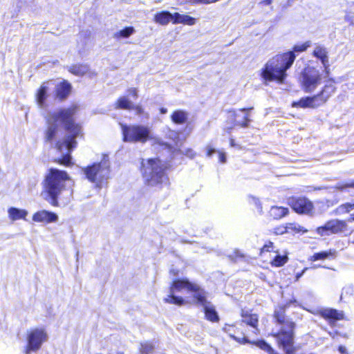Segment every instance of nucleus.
Segmentation results:
<instances>
[{
  "mask_svg": "<svg viewBox=\"0 0 354 354\" xmlns=\"http://www.w3.org/2000/svg\"><path fill=\"white\" fill-rule=\"evenodd\" d=\"M129 94H131L134 98L138 97V91L136 88H130L127 90Z\"/></svg>",
  "mask_w": 354,
  "mask_h": 354,
  "instance_id": "obj_45",
  "label": "nucleus"
},
{
  "mask_svg": "<svg viewBox=\"0 0 354 354\" xmlns=\"http://www.w3.org/2000/svg\"><path fill=\"white\" fill-rule=\"evenodd\" d=\"M353 188L354 189V180H351L350 182L342 183H339L337 185V189L342 191L344 189Z\"/></svg>",
  "mask_w": 354,
  "mask_h": 354,
  "instance_id": "obj_39",
  "label": "nucleus"
},
{
  "mask_svg": "<svg viewBox=\"0 0 354 354\" xmlns=\"http://www.w3.org/2000/svg\"><path fill=\"white\" fill-rule=\"evenodd\" d=\"M72 90V84L68 80H63L55 87L54 99L59 102H63L71 95Z\"/></svg>",
  "mask_w": 354,
  "mask_h": 354,
  "instance_id": "obj_16",
  "label": "nucleus"
},
{
  "mask_svg": "<svg viewBox=\"0 0 354 354\" xmlns=\"http://www.w3.org/2000/svg\"><path fill=\"white\" fill-rule=\"evenodd\" d=\"M337 257V251L335 249H330L326 251H321L314 253L310 257V261H316L318 260H324L326 259H333Z\"/></svg>",
  "mask_w": 354,
  "mask_h": 354,
  "instance_id": "obj_23",
  "label": "nucleus"
},
{
  "mask_svg": "<svg viewBox=\"0 0 354 354\" xmlns=\"http://www.w3.org/2000/svg\"><path fill=\"white\" fill-rule=\"evenodd\" d=\"M122 140L127 142L145 143L150 138V129L141 124H122Z\"/></svg>",
  "mask_w": 354,
  "mask_h": 354,
  "instance_id": "obj_9",
  "label": "nucleus"
},
{
  "mask_svg": "<svg viewBox=\"0 0 354 354\" xmlns=\"http://www.w3.org/2000/svg\"><path fill=\"white\" fill-rule=\"evenodd\" d=\"M223 331L227 333L230 338L235 340L240 344H250L255 346L261 351H263L267 354L274 348L270 343L263 339L257 340H250L245 335L243 326L242 324H226L223 328Z\"/></svg>",
  "mask_w": 354,
  "mask_h": 354,
  "instance_id": "obj_7",
  "label": "nucleus"
},
{
  "mask_svg": "<svg viewBox=\"0 0 354 354\" xmlns=\"http://www.w3.org/2000/svg\"><path fill=\"white\" fill-rule=\"evenodd\" d=\"M183 15H181L178 12L171 13V22L173 24H180L181 20L183 19Z\"/></svg>",
  "mask_w": 354,
  "mask_h": 354,
  "instance_id": "obj_40",
  "label": "nucleus"
},
{
  "mask_svg": "<svg viewBox=\"0 0 354 354\" xmlns=\"http://www.w3.org/2000/svg\"><path fill=\"white\" fill-rule=\"evenodd\" d=\"M354 209V202L353 203H345L341 204L337 207L334 210L333 213L335 215H343L348 214Z\"/></svg>",
  "mask_w": 354,
  "mask_h": 354,
  "instance_id": "obj_30",
  "label": "nucleus"
},
{
  "mask_svg": "<svg viewBox=\"0 0 354 354\" xmlns=\"http://www.w3.org/2000/svg\"><path fill=\"white\" fill-rule=\"evenodd\" d=\"M70 179L68 172L64 170L48 169L42 181L44 198L52 206L59 207V196L66 189V183Z\"/></svg>",
  "mask_w": 354,
  "mask_h": 354,
  "instance_id": "obj_4",
  "label": "nucleus"
},
{
  "mask_svg": "<svg viewBox=\"0 0 354 354\" xmlns=\"http://www.w3.org/2000/svg\"><path fill=\"white\" fill-rule=\"evenodd\" d=\"M322 82V74L315 66L307 65L300 73L299 84L304 93L313 92Z\"/></svg>",
  "mask_w": 354,
  "mask_h": 354,
  "instance_id": "obj_8",
  "label": "nucleus"
},
{
  "mask_svg": "<svg viewBox=\"0 0 354 354\" xmlns=\"http://www.w3.org/2000/svg\"><path fill=\"white\" fill-rule=\"evenodd\" d=\"M109 170L105 162H97L83 169L86 177L91 183H95L104 178V171Z\"/></svg>",
  "mask_w": 354,
  "mask_h": 354,
  "instance_id": "obj_14",
  "label": "nucleus"
},
{
  "mask_svg": "<svg viewBox=\"0 0 354 354\" xmlns=\"http://www.w3.org/2000/svg\"><path fill=\"white\" fill-rule=\"evenodd\" d=\"M57 219L58 216L55 213L47 210H40L32 215V220L38 223H54Z\"/></svg>",
  "mask_w": 354,
  "mask_h": 354,
  "instance_id": "obj_19",
  "label": "nucleus"
},
{
  "mask_svg": "<svg viewBox=\"0 0 354 354\" xmlns=\"http://www.w3.org/2000/svg\"><path fill=\"white\" fill-rule=\"evenodd\" d=\"M171 20V13L167 10L156 12L153 16V21L162 26H166Z\"/></svg>",
  "mask_w": 354,
  "mask_h": 354,
  "instance_id": "obj_24",
  "label": "nucleus"
},
{
  "mask_svg": "<svg viewBox=\"0 0 354 354\" xmlns=\"http://www.w3.org/2000/svg\"><path fill=\"white\" fill-rule=\"evenodd\" d=\"M131 110H133L136 114L141 115L144 113L143 108L140 105H131Z\"/></svg>",
  "mask_w": 354,
  "mask_h": 354,
  "instance_id": "obj_41",
  "label": "nucleus"
},
{
  "mask_svg": "<svg viewBox=\"0 0 354 354\" xmlns=\"http://www.w3.org/2000/svg\"><path fill=\"white\" fill-rule=\"evenodd\" d=\"M169 274L174 277H177L180 274V271L178 269H171L169 270Z\"/></svg>",
  "mask_w": 354,
  "mask_h": 354,
  "instance_id": "obj_46",
  "label": "nucleus"
},
{
  "mask_svg": "<svg viewBox=\"0 0 354 354\" xmlns=\"http://www.w3.org/2000/svg\"><path fill=\"white\" fill-rule=\"evenodd\" d=\"M79 109V105L73 104L51 113L46 118L48 126L44 131V142H54V147L59 152L67 149V153L53 160V162L66 167L73 165L71 153L77 145L76 138L82 135V125L75 120Z\"/></svg>",
  "mask_w": 354,
  "mask_h": 354,
  "instance_id": "obj_1",
  "label": "nucleus"
},
{
  "mask_svg": "<svg viewBox=\"0 0 354 354\" xmlns=\"http://www.w3.org/2000/svg\"><path fill=\"white\" fill-rule=\"evenodd\" d=\"M273 0H261L260 4L262 6H270L272 3Z\"/></svg>",
  "mask_w": 354,
  "mask_h": 354,
  "instance_id": "obj_48",
  "label": "nucleus"
},
{
  "mask_svg": "<svg viewBox=\"0 0 354 354\" xmlns=\"http://www.w3.org/2000/svg\"><path fill=\"white\" fill-rule=\"evenodd\" d=\"M48 334L44 328H34L28 331L26 335L27 344L24 348L25 354L36 352L46 342Z\"/></svg>",
  "mask_w": 354,
  "mask_h": 354,
  "instance_id": "obj_10",
  "label": "nucleus"
},
{
  "mask_svg": "<svg viewBox=\"0 0 354 354\" xmlns=\"http://www.w3.org/2000/svg\"><path fill=\"white\" fill-rule=\"evenodd\" d=\"M335 80L333 78L328 79L326 84L317 93L304 96L297 101H293L291 103V106L293 108L315 109L323 106L335 93L337 90L335 85Z\"/></svg>",
  "mask_w": 354,
  "mask_h": 354,
  "instance_id": "obj_6",
  "label": "nucleus"
},
{
  "mask_svg": "<svg viewBox=\"0 0 354 354\" xmlns=\"http://www.w3.org/2000/svg\"><path fill=\"white\" fill-rule=\"evenodd\" d=\"M167 166L159 158H148L142 160L140 164V172L144 179V183L148 187H158L169 184V177L167 174Z\"/></svg>",
  "mask_w": 354,
  "mask_h": 354,
  "instance_id": "obj_5",
  "label": "nucleus"
},
{
  "mask_svg": "<svg viewBox=\"0 0 354 354\" xmlns=\"http://www.w3.org/2000/svg\"><path fill=\"white\" fill-rule=\"evenodd\" d=\"M153 345L150 342H144L140 344V354H151L153 351Z\"/></svg>",
  "mask_w": 354,
  "mask_h": 354,
  "instance_id": "obj_36",
  "label": "nucleus"
},
{
  "mask_svg": "<svg viewBox=\"0 0 354 354\" xmlns=\"http://www.w3.org/2000/svg\"><path fill=\"white\" fill-rule=\"evenodd\" d=\"M229 260L232 263H237L245 258V256L239 250H235L232 254L228 255Z\"/></svg>",
  "mask_w": 354,
  "mask_h": 354,
  "instance_id": "obj_35",
  "label": "nucleus"
},
{
  "mask_svg": "<svg viewBox=\"0 0 354 354\" xmlns=\"http://www.w3.org/2000/svg\"><path fill=\"white\" fill-rule=\"evenodd\" d=\"M267 253H278L274 243L271 241H266L263 245L260 248L259 256L264 257Z\"/></svg>",
  "mask_w": 354,
  "mask_h": 354,
  "instance_id": "obj_31",
  "label": "nucleus"
},
{
  "mask_svg": "<svg viewBox=\"0 0 354 354\" xmlns=\"http://www.w3.org/2000/svg\"><path fill=\"white\" fill-rule=\"evenodd\" d=\"M286 229L287 230V234L290 233L292 234H297L308 232V230L306 228L296 223H286Z\"/></svg>",
  "mask_w": 354,
  "mask_h": 354,
  "instance_id": "obj_27",
  "label": "nucleus"
},
{
  "mask_svg": "<svg viewBox=\"0 0 354 354\" xmlns=\"http://www.w3.org/2000/svg\"><path fill=\"white\" fill-rule=\"evenodd\" d=\"M8 214L10 218L12 221L24 219L27 215L26 211L16 207L9 208Z\"/></svg>",
  "mask_w": 354,
  "mask_h": 354,
  "instance_id": "obj_29",
  "label": "nucleus"
},
{
  "mask_svg": "<svg viewBox=\"0 0 354 354\" xmlns=\"http://www.w3.org/2000/svg\"><path fill=\"white\" fill-rule=\"evenodd\" d=\"M337 350L342 354H346L347 353L346 348L344 346H342V345H339L338 346V348H337Z\"/></svg>",
  "mask_w": 354,
  "mask_h": 354,
  "instance_id": "obj_49",
  "label": "nucleus"
},
{
  "mask_svg": "<svg viewBox=\"0 0 354 354\" xmlns=\"http://www.w3.org/2000/svg\"><path fill=\"white\" fill-rule=\"evenodd\" d=\"M203 313L205 314V318L209 322L216 323L220 321L219 315L216 310L215 306L209 303L203 308Z\"/></svg>",
  "mask_w": 354,
  "mask_h": 354,
  "instance_id": "obj_22",
  "label": "nucleus"
},
{
  "mask_svg": "<svg viewBox=\"0 0 354 354\" xmlns=\"http://www.w3.org/2000/svg\"><path fill=\"white\" fill-rule=\"evenodd\" d=\"M310 46L311 41H306L303 44L294 45L292 48V50H289L288 52H292L293 55H295V53H303L305 52Z\"/></svg>",
  "mask_w": 354,
  "mask_h": 354,
  "instance_id": "obj_34",
  "label": "nucleus"
},
{
  "mask_svg": "<svg viewBox=\"0 0 354 354\" xmlns=\"http://www.w3.org/2000/svg\"><path fill=\"white\" fill-rule=\"evenodd\" d=\"M196 20L195 18L187 15H183L180 24L184 25L193 26L196 24Z\"/></svg>",
  "mask_w": 354,
  "mask_h": 354,
  "instance_id": "obj_38",
  "label": "nucleus"
},
{
  "mask_svg": "<svg viewBox=\"0 0 354 354\" xmlns=\"http://www.w3.org/2000/svg\"><path fill=\"white\" fill-rule=\"evenodd\" d=\"M48 82L49 81L44 82L35 92V100L37 104L40 106L45 105L46 101L48 97Z\"/></svg>",
  "mask_w": 354,
  "mask_h": 354,
  "instance_id": "obj_20",
  "label": "nucleus"
},
{
  "mask_svg": "<svg viewBox=\"0 0 354 354\" xmlns=\"http://www.w3.org/2000/svg\"><path fill=\"white\" fill-rule=\"evenodd\" d=\"M230 145L231 147H235L236 146V143H235V141L233 138H230Z\"/></svg>",
  "mask_w": 354,
  "mask_h": 354,
  "instance_id": "obj_50",
  "label": "nucleus"
},
{
  "mask_svg": "<svg viewBox=\"0 0 354 354\" xmlns=\"http://www.w3.org/2000/svg\"><path fill=\"white\" fill-rule=\"evenodd\" d=\"M171 120L176 124H185L187 120V113L183 110H176L171 114Z\"/></svg>",
  "mask_w": 354,
  "mask_h": 354,
  "instance_id": "obj_25",
  "label": "nucleus"
},
{
  "mask_svg": "<svg viewBox=\"0 0 354 354\" xmlns=\"http://www.w3.org/2000/svg\"><path fill=\"white\" fill-rule=\"evenodd\" d=\"M287 204L294 212L299 215L312 216L315 212L313 201L304 196H291L287 198Z\"/></svg>",
  "mask_w": 354,
  "mask_h": 354,
  "instance_id": "obj_11",
  "label": "nucleus"
},
{
  "mask_svg": "<svg viewBox=\"0 0 354 354\" xmlns=\"http://www.w3.org/2000/svg\"><path fill=\"white\" fill-rule=\"evenodd\" d=\"M318 315L326 320L331 327H334L337 321L346 319L344 311L332 308L321 309L319 310Z\"/></svg>",
  "mask_w": 354,
  "mask_h": 354,
  "instance_id": "obj_15",
  "label": "nucleus"
},
{
  "mask_svg": "<svg viewBox=\"0 0 354 354\" xmlns=\"http://www.w3.org/2000/svg\"><path fill=\"white\" fill-rule=\"evenodd\" d=\"M185 154L189 158H194L196 156V153L192 149H186Z\"/></svg>",
  "mask_w": 354,
  "mask_h": 354,
  "instance_id": "obj_43",
  "label": "nucleus"
},
{
  "mask_svg": "<svg viewBox=\"0 0 354 354\" xmlns=\"http://www.w3.org/2000/svg\"><path fill=\"white\" fill-rule=\"evenodd\" d=\"M218 160L221 163H225L226 162V156L225 152L218 151Z\"/></svg>",
  "mask_w": 354,
  "mask_h": 354,
  "instance_id": "obj_42",
  "label": "nucleus"
},
{
  "mask_svg": "<svg viewBox=\"0 0 354 354\" xmlns=\"http://www.w3.org/2000/svg\"><path fill=\"white\" fill-rule=\"evenodd\" d=\"M271 234L275 236H279L287 234V230L286 229V223L275 226L271 230Z\"/></svg>",
  "mask_w": 354,
  "mask_h": 354,
  "instance_id": "obj_37",
  "label": "nucleus"
},
{
  "mask_svg": "<svg viewBox=\"0 0 354 354\" xmlns=\"http://www.w3.org/2000/svg\"><path fill=\"white\" fill-rule=\"evenodd\" d=\"M253 109V106L239 109H230L227 111V113L234 127L248 128L252 120L250 119V112Z\"/></svg>",
  "mask_w": 354,
  "mask_h": 354,
  "instance_id": "obj_13",
  "label": "nucleus"
},
{
  "mask_svg": "<svg viewBox=\"0 0 354 354\" xmlns=\"http://www.w3.org/2000/svg\"><path fill=\"white\" fill-rule=\"evenodd\" d=\"M308 270V268H304L300 272L297 273L295 276V280L298 281L299 279L304 274V273Z\"/></svg>",
  "mask_w": 354,
  "mask_h": 354,
  "instance_id": "obj_47",
  "label": "nucleus"
},
{
  "mask_svg": "<svg viewBox=\"0 0 354 354\" xmlns=\"http://www.w3.org/2000/svg\"><path fill=\"white\" fill-rule=\"evenodd\" d=\"M289 260L288 254H276L274 257L270 261V264L272 267L279 268L284 266Z\"/></svg>",
  "mask_w": 354,
  "mask_h": 354,
  "instance_id": "obj_28",
  "label": "nucleus"
},
{
  "mask_svg": "<svg viewBox=\"0 0 354 354\" xmlns=\"http://www.w3.org/2000/svg\"><path fill=\"white\" fill-rule=\"evenodd\" d=\"M326 203H327V205H328V206H330V205H333V202H331V201H326Z\"/></svg>",
  "mask_w": 354,
  "mask_h": 354,
  "instance_id": "obj_53",
  "label": "nucleus"
},
{
  "mask_svg": "<svg viewBox=\"0 0 354 354\" xmlns=\"http://www.w3.org/2000/svg\"><path fill=\"white\" fill-rule=\"evenodd\" d=\"M289 214L288 207L283 206L273 205L269 211L270 217L274 221H279Z\"/></svg>",
  "mask_w": 354,
  "mask_h": 354,
  "instance_id": "obj_21",
  "label": "nucleus"
},
{
  "mask_svg": "<svg viewBox=\"0 0 354 354\" xmlns=\"http://www.w3.org/2000/svg\"><path fill=\"white\" fill-rule=\"evenodd\" d=\"M160 113H163V114H164V113H167V109H165V108H161V109H160Z\"/></svg>",
  "mask_w": 354,
  "mask_h": 354,
  "instance_id": "obj_52",
  "label": "nucleus"
},
{
  "mask_svg": "<svg viewBox=\"0 0 354 354\" xmlns=\"http://www.w3.org/2000/svg\"><path fill=\"white\" fill-rule=\"evenodd\" d=\"M68 71L75 76H83L88 72V67L86 64H75L69 66Z\"/></svg>",
  "mask_w": 354,
  "mask_h": 354,
  "instance_id": "obj_26",
  "label": "nucleus"
},
{
  "mask_svg": "<svg viewBox=\"0 0 354 354\" xmlns=\"http://www.w3.org/2000/svg\"><path fill=\"white\" fill-rule=\"evenodd\" d=\"M183 290L193 292V301L197 306H202L204 308L211 303L207 300V292L198 284L191 282L187 278L175 279L171 281L169 287V294L164 298V302L178 306L185 305L188 303L185 299L174 295L175 292Z\"/></svg>",
  "mask_w": 354,
  "mask_h": 354,
  "instance_id": "obj_2",
  "label": "nucleus"
},
{
  "mask_svg": "<svg viewBox=\"0 0 354 354\" xmlns=\"http://www.w3.org/2000/svg\"><path fill=\"white\" fill-rule=\"evenodd\" d=\"M131 101L124 96L119 97L115 104L116 109L124 110H131Z\"/></svg>",
  "mask_w": 354,
  "mask_h": 354,
  "instance_id": "obj_32",
  "label": "nucleus"
},
{
  "mask_svg": "<svg viewBox=\"0 0 354 354\" xmlns=\"http://www.w3.org/2000/svg\"><path fill=\"white\" fill-rule=\"evenodd\" d=\"M312 55L320 60L324 66L325 74L328 75L330 73V64L327 49L322 46H317L313 50Z\"/></svg>",
  "mask_w": 354,
  "mask_h": 354,
  "instance_id": "obj_18",
  "label": "nucleus"
},
{
  "mask_svg": "<svg viewBox=\"0 0 354 354\" xmlns=\"http://www.w3.org/2000/svg\"><path fill=\"white\" fill-rule=\"evenodd\" d=\"M346 221L352 222L354 221V213L351 214Z\"/></svg>",
  "mask_w": 354,
  "mask_h": 354,
  "instance_id": "obj_51",
  "label": "nucleus"
},
{
  "mask_svg": "<svg viewBox=\"0 0 354 354\" xmlns=\"http://www.w3.org/2000/svg\"><path fill=\"white\" fill-rule=\"evenodd\" d=\"M252 309L241 308L240 311V316L241 317V322L245 324L258 330L259 327V315L257 313H253Z\"/></svg>",
  "mask_w": 354,
  "mask_h": 354,
  "instance_id": "obj_17",
  "label": "nucleus"
},
{
  "mask_svg": "<svg viewBox=\"0 0 354 354\" xmlns=\"http://www.w3.org/2000/svg\"><path fill=\"white\" fill-rule=\"evenodd\" d=\"M348 231L347 221L342 219H330L324 225L319 226L316 232L320 236L329 234H340Z\"/></svg>",
  "mask_w": 354,
  "mask_h": 354,
  "instance_id": "obj_12",
  "label": "nucleus"
},
{
  "mask_svg": "<svg viewBox=\"0 0 354 354\" xmlns=\"http://www.w3.org/2000/svg\"><path fill=\"white\" fill-rule=\"evenodd\" d=\"M296 55L292 52L277 54L270 59L261 68L260 75L264 82H275L283 84L288 75L287 71L292 66Z\"/></svg>",
  "mask_w": 354,
  "mask_h": 354,
  "instance_id": "obj_3",
  "label": "nucleus"
},
{
  "mask_svg": "<svg viewBox=\"0 0 354 354\" xmlns=\"http://www.w3.org/2000/svg\"><path fill=\"white\" fill-rule=\"evenodd\" d=\"M135 32V29L133 26H127L122 30H120L114 34V38L120 39V38H128L129 37L133 32Z\"/></svg>",
  "mask_w": 354,
  "mask_h": 354,
  "instance_id": "obj_33",
  "label": "nucleus"
},
{
  "mask_svg": "<svg viewBox=\"0 0 354 354\" xmlns=\"http://www.w3.org/2000/svg\"><path fill=\"white\" fill-rule=\"evenodd\" d=\"M216 152V150L210 147V146H207V148H206V156L207 157H210L212 156L214 153Z\"/></svg>",
  "mask_w": 354,
  "mask_h": 354,
  "instance_id": "obj_44",
  "label": "nucleus"
},
{
  "mask_svg": "<svg viewBox=\"0 0 354 354\" xmlns=\"http://www.w3.org/2000/svg\"><path fill=\"white\" fill-rule=\"evenodd\" d=\"M334 333L337 334V335L339 334V333L337 331H335Z\"/></svg>",
  "mask_w": 354,
  "mask_h": 354,
  "instance_id": "obj_54",
  "label": "nucleus"
}]
</instances>
